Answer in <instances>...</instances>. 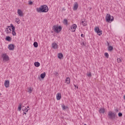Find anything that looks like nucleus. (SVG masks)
I'll return each instance as SVG.
<instances>
[{
	"label": "nucleus",
	"instance_id": "c756f323",
	"mask_svg": "<svg viewBox=\"0 0 125 125\" xmlns=\"http://www.w3.org/2000/svg\"><path fill=\"white\" fill-rule=\"evenodd\" d=\"M104 56L105 57H106V58H109V54H108V53H105Z\"/></svg>",
	"mask_w": 125,
	"mask_h": 125
},
{
	"label": "nucleus",
	"instance_id": "7ed1b4c3",
	"mask_svg": "<svg viewBox=\"0 0 125 125\" xmlns=\"http://www.w3.org/2000/svg\"><path fill=\"white\" fill-rule=\"evenodd\" d=\"M53 30H54L55 33H58L60 32H61V30H62V27H61V26H57L55 25L53 27Z\"/></svg>",
	"mask_w": 125,
	"mask_h": 125
},
{
	"label": "nucleus",
	"instance_id": "9d476101",
	"mask_svg": "<svg viewBox=\"0 0 125 125\" xmlns=\"http://www.w3.org/2000/svg\"><path fill=\"white\" fill-rule=\"evenodd\" d=\"M18 14L20 16V17H23V11L21 9H18Z\"/></svg>",
	"mask_w": 125,
	"mask_h": 125
},
{
	"label": "nucleus",
	"instance_id": "5701e85b",
	"mask_svg": "<svg viewBox=\"0 0 125 125\" xmlns=\"http://www.w3.org/2000/svg\"><path fill=\"white\" fill-rule=\"evenodd\" d=\"M33 45H34V47L37 48V47H38V46H39V44H38V42H34Z\"/></svg>",
	"mask_w": 125,
	"mask_h": 125
},
{
	"label": "nucleus",
	"instance_id": "a211bd4d",
	"mask_svg": "<svg viewBox=\"0 0 125 125\" xmlns=\"http://www.w3.org/2000/svg\"><path fill=\"white\" fill-rule=\"evenodd\" d=\"M99 113L100 114H104V113H105V109L100 108L99 110Z\"/></svg>",
	"mask_w": 125,
	"mask_h": 125
},
{
	"label": "nucleus",
	"instance_id": "f3484780",
	"mask_svg": "<svg viewBox=\"0 0 125 125\" xmlns=\"http://www.w3.org/2000/svg\"><path fill=\"white\" fill-rule=\"evenodd\" d=\"M71 82V79H70L69 77H67L65 79V83H70Z\"/></svg>",
	"mask_w": 125,
	"mask_h": 125
},
{
	"label": "nucleus",
	"instance_id": "e433bc0d",
	"mask_svg": "<svg viewBox=\"0 0 125 125\" xmlns=\"http://www.w3.org/2000/svg\"><path fill=\"white\" fill-rule=\"evenodd\" d=\"M87 76L88 77H91V72H89L88 74H87Z\"/></svg>",
	"mask_w": 125,
	"mask_h": 125
},
{
	"label": "nucleus",
	"instance_id": "a18cd8bd",
	"mask_svg": "<svg viewBox=\"0 0 125 125\" xmlns=\"http://www.w3.org/2000/svg\"><path fill=\"white\" fill-rule=\"evenodd\" d=\"M27 108H29V106H27Z\"/></svg>",
	"mask_w": 125,
	"mask_h": 125
},
{
	"label": "nucleus",
	"instance_id": "1a4fd4ad",
	"mask_svg": "<svg viewBox=\"0 0 125 125\" xmlns=\"http://www.w3.org/2000/svg\"><path fill=\"white\" fill-rule=\"evenodd\" d=\"M78 7H79V4H78V2H76L75 3H74L73 5V10L74 11L77 10V9H78Z\"/></svg>",
	"mask_w": 125,
	"mask_h": 125
},
{
	"label": "nucleus",
	"instance_id": "b1692460",
	"mask_svg": "<svg viewBox=\"0 0 125 125\" xmlns=\"http://www.w3.org/2000/svg\"><path fill=\"white\" fill-rule=\"evenodd\" d=\"M20 19H19V18H17L16 19V22L17 23V24H20Z\"/></svg>",
	"mask_w": 125,
	"mask_h": 125
},
{
	"label": "nucleus",
	"instance_id": "c85d7f7f",
	"mask_svg": "<svg viewBox=\"0 0 125 125\" xmlns=\"http://www.w3.org/2000/svg\"><path fill=\"white\" fill-rule=\"evenodd\" d=\"M117 62H118V63H122V59L121 58H118L117 59Z\"/></svg>",
	"mask_w": 125,
	"mask_h": 125
},
{
	"label": "nucleus",
	"instance_id": "6ab92c4d",
	"mask_svg": "<svg viewBox=\"0 0 125 125\" xmlns=\"http://www.w3.org/2000/svg\"><path fill=\"white\" fill-rule=\"evenodd\" d=\"M58 57L59 59H62L63 58V54L62 53H60L58 55Z\"/></svg>",
	"mask_w": 125,
	"mask_h": 125
},
{
	"label": "nucleus",
	"instance_id": "c03bdc74",
	"mask_svg": "<svg viewBox=\"0 0 125 125\" xmlns=\"http://www.w3.org/2000/svg\"><path fill=\"white\" fill-rule=\"evenodd\" d=\"M1 95V94L0 93V96Z\"/></svg>",
	"mask_w": 125,
	"mask_h": 125
},
{
	"label": "nucleus",
	"instance_id": "2f4dec72",
	"mask_svg": "<svg viewBox=\"0 0 125 125\" xmlns=\"http://www.w3.org/2000/svg\"><path fill=\"white\" fill-rule=\"evenodd\" d=\"M22 110L24 112H28V109L27 108V107H25V108L23 109Z\"/></svg>",
	"mask_w": 125,
	"mask_h": 125
},
{
	"label": "nucleus",
	"instance_id": "49530a36",
	"mask_svg": "<svg viewBox=\"0 0 125 125\" xmlns=\"http://www.w3.org/2000/svg\"><path fill=\"white\" fill-rule=\"evenodd\" d=\"M117 112H118V110H117Z\"/></svg>",
	"mask_w": 125,
	"mask_h": 125
},
{
	"label": "nucleus",
	"instance_id": "4468645a",
	"mask_svg": "<svg viewBox=\"0 0 125 125\" xmlns=\"http://www.w3.org/2000/svg\"><path fill=\"white\" fill-rule=\"evenodd\" d=\"M27 89V92H28V93H32V92H33V90H34V88L30 87H28Z\"/></svg>",
	"mask_w": 125,
	"mask_h": 125
},
{
	"label": "nucleus",
	"instance_id": "4c0bfd02",
	"mask_svg": "<svg viewBox=\"0 0 125 125\" xmlns=\"http://www.w3.org/2000/svg\"><path fill=\"white\" fill-rule=\"evenodd\" d=\"M8 29H9V28L7 27L6 28V29L5 30V31L7 32V33H8L7 32H9V30H8Z\"/></svg>",
	"mask_w": 125,
	"mask_h": 125
},
{
	"label": "nucleus",
	"instance_id": "412c9836",
	"mask_svg": "<svg viewBox=\"0 0 125 125\" xmlns=\"http://www.w3.org/2000/svg\"><path fill=\"white\" fill-rule=\"evenodd\" d=\"M34 65L35 66V67H40V66L41 65V63L37 62L34 63Z\"/></svg>",
	"mask_w": 125,
	"mask_h": 125
},
{
	"label": "nucleus",
	"instance_id": "ea45409f",
	"mask_svg": "<svg viewBox=\"0 0 125 125\" xmlns=\"http://www.w3.org/2000/svg\"><path fill=\"white\" fill-rule=\"evenodd\" d=\"M75 87H76V88L78 89V88H79V87L78 86H77V85H75L74 84Z\"/></svg>",
	"mask_w": 125,
	"mask_h": 125
},
{
	"label": "nucleus",
	"instance_id": "f8f14e48",
	"mask_svg": "<svg viewBox=\"0 0 125 125\" xmlns=\"http://www.w3.org/2000/svg\"><path fill=\"white\" fill-rule=\"evenodd\" d=\"M8 49L9 50H13L14 49V44H10L8 45Z\"/></svg>",
	"mask_w": 125,
	"mask_h": 125
},
{
	"label": "nucleus",
	"instance_id": "473e14b6",
	"mask_svg": "<svg viewBox=\"0 0 125 125\" xmlns=\"http://www.w3.org/2000/svg\"><path fill=\"white\" fill-rule=\"evenodd\" d=\"M118 116L119 117H123V113H122V112H119L118 113Z\"/></svg>",
	"mask_w": 125,
	"mask_h": 125
},
{
	"label": "nucleus",
	"instance_id": "20e7f679",
	"mask_svg": "<svg viewBox=\"0 0 125 125\" xmlns=\"http://www.w3.org/2000/svg\"><path fill=\"white\" fill-rule=\"evenodd\" d=\"M108 116H109V119H111V120L116 119V113L112 111H109Z\"/></svg>",
	"mask_w": 125,
	"mask_h": 125
},
{
	"label": "nucleus",
	"instance_id": "a19ab883",
	"mask_svg": "<svg viewBox=\"0 0 125 125\" xmlns=\"http://www.w3.org/2000/svg\"><path fill=\"white\" fill-rule=\"evenodd\" d=\"M26 114H27V113H26V112H24L23 115H24H24H26Z\"/></svg>",
	"mask_w": 125,
	"mask_h": 125
},
{
	"label": "nucleus",
	"instance_id": "f704fd0d",
	"mask_svg": "<svg viewBox=\"0 0 125 125\" xmlns=\"http://www.w3.org/2000/svg\"><path fill=\"white\" fill-rule=\"evenodd\" d=\"M28 4L30 5H32V4H33V2L32 1L30 0V1H28Z\"/></svg>",
	"mask_w": 125,
	"mask_h": 125
},
{
	"label": "nucleus",
	"instance_id": "dca6fc26",
	"mask_svg": "<svg viewBox=\"0 0 125 125\" xmlns=\"http://www.w3.org/2000/svg\"><path fill=\"white\" fill-rule=\"evenodd\" d=\"M7 28H12V31H15V26H14L12 23H11L10 26H8Z\"/></svg>",
	"mask_w": 125,
	"mask_h": 125
},
{
	"label": "nucleus",
	"instance_id": "79ce46f5",
	"mask_svg": "<svg viewBox=\"0 0 125 125\" xmlns=\"http://www.w3.org/2000/svg\"><path fill=\"white\" fill-rule=\"evenodd\" d=\"M124 99L125 100V95L124 96V97H123Z\"/></svg>",
	"mask_w": 125,
	"mask_h": 125
},
{
	"label": "nucleus",
	"instance_id": "cd10ccee",
	"mask_svg": "<svg viewBox=\"0 0 125 125\" xmlns=\"http://www.w3.org/2000/svg\"><path fill=\"white\" fill-rule=\"evenodd\" d=\"M21 106H22V104H20L18 108V111H20L21 110Z\"/></svg>",
	"mask_w": 125,
	"mask_h": 125
},
{
	"label": "nucleus",
	"instance_id": "4be33fe9",
	"mask_svg": "<svg viewBox=\"0 0 125 125\" xmlns=\"http://www.w3.org/2000/svg\"><path fill=\"white\" fill-rule=\"evenodd\" d=\"M6 41H7V42H11V37L10 36H7L5 38Z\"/></svg>",
	"mask_w": 125,
	"mask_h": 125
},
{
	"label": "nucleus",
	"instance_id": "f03ea898",
	"mask_svg": "<svg viewBox=\"0 0 125 125\" xmlns=\"http://www.w3.org/2000/svg\"><path fill=\"white\" fill-rule=\"evenodd\" d=\"M105 21L108 22H112V21H114V17L111 16L109 14H107L105 17Z\"/></svg>",
	"mask_w": 125,
	"mask_h": 125
},
{
	"label": "nucleus",
	"instance_id": "c9c22d12",
	"mask_svg": "<svg viewBox=\"0 0 125 125\" xmlns=\"http://www.w3.org/2000/svg\"><path fill=\"white\" fill-rule=\"evenodd\" d=\"M8 30L10 31L8 32H7V34H10V33H11V28H10H10H8Z\"/></svg>",
	"mask_w": 125,
	"mask_h": 125
},
{
	"label": "nucleus",
	"instance_id": "72a5a7b5",
	"mask_svg": "<svg viewBox=\"0 0 125 125\" xmlns=\"http://www.w3.org/2000/svg\"><path fill=\"white\" fill-rule=\"evenodd\" d=\"M54 75H55V76L56 77H58V72H55L54 73Z\"/></svg>",
	"mask_w": 125,
	"mask_h": 125
},
{
	"label": "nucleus",
	"instance_id": "7c9ffc66",
	"mask_svg": "<svg viewBox=\"0 0 125 125\" xmlns=\"http://www.w3.org/2000/svg\"><path fill=\"white\" fill-rule=\"evenodd\" d=\"M12 34L13 36H16V32H15V30L12 31Z\"/></svg>",
	"mask_w": 125,
	"mask_h": 125
},
{
	"label": "nucleus",
	"instance_id": "423d86ee",
	"mask_svg": "<svg viewBox=\"0 0 125 125\" xmlns=\"http://www.w3.org/2000/svg\"><path fill=\"white\" fill-rule=\"evenodd\" d=\"M1 56L2 58L3 59V60H5L6 61H8V60H9V57L6 55V54H2Z\"/></svg>",
	"mask_w": 125,
	"mask_h": 125
},
{
	"label": "nucleus",
	"instance_id": "6e6552de",
	"mask_svg": "<svg viewBox=\"0 0 125 125\" xmlns=\"http://www.w3.org/2000/svg\"><path fill=\"white\" fill-rule=\"evenodd\" d=\"M76 29H77V24H74L71 26V32H76Z\"/></svg>",
	"mask_w": 125,
	"mask_h": 125
},
{
	"label": "nucleus",
	"instance_id": "ddd939ff",
	"mask_svg": "<svg viewBox=\"0 0 125 125\" xmlns=\"http://www.w3.org/2000/svg\"><path fill=\"white\" fill-rule=\"evenodd\" d=\"M4 84L5 87H8L9 86V81L5 80Z\"/></svg>",
	"mask_w": 125,
	"mask_h": 125
},
{
	"label": "nucleus",
	"instance_id": "aec40b11",
	"mask_svg": "<svg viewBox=\"0 0 125 125\" xmlns=\"http://www.w3.org/2000/svg\"><path fill=\"white\" fill-rule=\"evenodd\" d=\"M45 72H43V73L41 74L40 75L41 79H44V78L45 77Z\"/></svg>",
	"mask_w": 125,
	"mask_h": 125
},
{
	"label": "nucleus",
	"instance_id": "58836bf2",
	"mask_svg": "<svg viewBox=\"0 0 125 125\" xmlns=\"http://www.w3.org/2000/svg\"><path fill=\"white\" fill-rule=\"evenodd\" d=\"M81 36L82 38H84V35L82 34Z\"/></svg>",
	"mask_w": 125,
	"mask_h": 125
},
{
	"label": "nucleus",
	"instance_id": "37998d69",
	"mask_svg": "<svg viewBox=\"0 0 125 125\" xmlns=\"http://www.w3.org/2000/svg\"><path fill=\"white\" fill-rule=\"evenodd\" d=\"M83 45H84V42H83Z\"/></svg>",
	"mask_w": 125,
	"mask_h": 125
},
{
	"label": "nucleus",
	"instance_id": "bb28decb",
	"mask_svg": "<svg viewBox=\"0 0 125 125\" xmlns=\"http://www.w3.org/2000/svg\"><path fill=\"white\" fill-rule=\"evenodd\" d=\"M62 110H66L68 108V107L65 106L64 104L62 105Z\"/></svg>",
	"mask_w": 125,
	"mask_h": 125
},
{
	"label": "nucleus",
	"instance_id": "39448f33",
	"mask_svg": "<svg viewBox=\"0 0 125 125\" xmlns=\"http://www.w3.org/2000/svg\"><path fill=\"white\" fill-rule=\"evenodd\" d=\"M94 30L95 32L97 33L99 36H101V35H102V30L99 29V27H95Z\"/></svg>",
	"mask_w": 125,
	"mask_h": 125
},
{
	"label": "nucleus",
	"instance_id": "a878e982",
	"mask_svg": "<svg viewBox=\"0 0 125 125\" xmlns=\"http://www.w3.org/2000/svg\"><path fill=\"white\" fill-rule=\"evenodd\" d=\"M63 24L65 25H68V21L66 19L63 20Z\"/></svg>",
	"mask_w": 125,
	"mask_h": 125
},
{
	"label": "nucleus",
	"instance_id": "9b49d317",
	"mask_svg": "<svg viewBox=\"0 0 125 125\" xmlns=\"http://www.w3.org/2000/svg\"><path fill=\"white\" fill-rule=\"evenodd\" d=\"M52 46L54 49H56L57 48H58V45L56 42L52 43Z\"/></svg>",
	"mask_w": 125,
	"mask_h": 125
},
{
	"label": "nucleus",
	"instance_id": "2eb2a0df",
	"mask_svg": "<svg viewBox=\"0 0 125 125\" xmlns=\"http://www.w3.org/2000/svg\"><path fill=\"white\" fill-rule=\"evenodd\" d=\"M61 97H62L61 93H58L57 94V96H56L57 100H60V99H61Z\"/></svg>",
	"mask_w": 125,
	"mask_h": 125
},
{
	"label": "nucleus",
	"instance_id": "0eeeda50",
	"mask_svg": "<svg viewBox=\"0 0 125 125\" xmlns=\"http://www.w3.org/2000/svg\"><path fill=\"white\" fill-rule=\"evenodd\" d=\"M80 24L81 25H83V27L87 25V23H86V21H85V20H81L80 21Z\"/></svg>",
	"mask_w": 125,
	"mask_h": 125
},
{
	"label": "nucleus",
	"instance_id": "f257e3e1",
	"mask_svg": "<svg viewBox=\"0 0 125 125\" xmlns=\"http://www.w3.org/2000/svg\"><path fill=\"white\" fill-rule=\"evenodd\" d=\"M37 12L41 13V12H48V7L46 5H41L39 8L36 9Z\"/></svg>",
	"mask_w": 125,
	"mask_h": 125
},
{
	"label": "nucleus",
	"instance_id": "393cba45",
	"mask_svg": "<svg viewBox=\"0 0 125 125\" xmlns=\"http://www.w3.org/2000/svg\"><path fill=\"white\" fill-rule=\"evenodd\" d=\"M108 51H112V50H113V46H109L108 47Z\"/></svg>",
	"mask_w": 125,
	"mask_h": 125
}]
</instances>
